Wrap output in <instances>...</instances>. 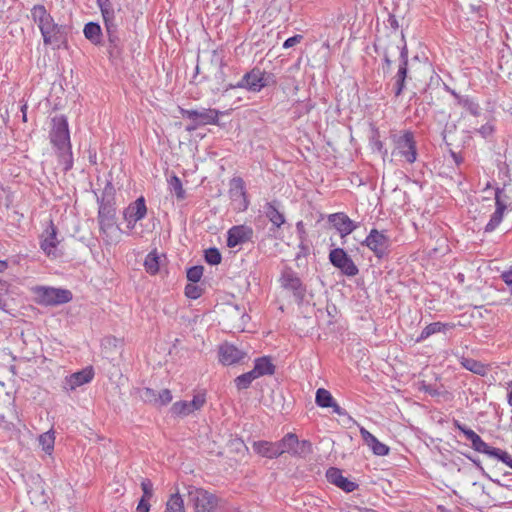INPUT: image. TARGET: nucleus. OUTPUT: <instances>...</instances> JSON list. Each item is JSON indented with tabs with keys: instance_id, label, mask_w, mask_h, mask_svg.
<instances>
[{
	"instance_id": "1",
	"label": "nucleus",
	"mask_w": 512,
	"mask_h": 512,
	"mask_svg": "<svg viewBox=\"0 0 512 512\" xmlns=\"http://www.w3.org/2000/svg\"><path fill=\"white\" fill-rule=\"evenodd\" d=\"M51 142L56 149L63 170L68 171L73 166V156L71 151L70 134L68 122L65 117H55L53 119V128L50 132Z\"/></svg>"
},
{
	"instance_id": "2",
	"label": "nucleus",
	"mask_w": 512,
	"mask_h": 512,
	"mask_svg": "<svg viewBox=\"0 0 512 512\" xmlns=\"http://www.w3.org/2000/svg\"><path fill=\"white\" fill-rule=\"evenodd\" d=\"M276 83L277 78L273 73L256 66L245 73L237 83H228L225 91L242 88L250 92H260L263 88L276 85Z\"/></svg>"
},
{
	"instance_id": "3",
	"label": "nucleus",
	"mask_w": 512,
	"mask_h": 512,
	"mask_svg": "<svg viewBox=\"0 0 512 512\" xmlns=\"http://www.w3.org/2000/svg\"><path fill=\"white\" fill-rule=\"evenodd\" d=\"M72 292L68 289L37 286L34 287V302L44 306H57L72 300Z\"/></svg>"
},
{
	"instance_id": "4",
	"label": "nucleus",
	"mask_w": 512,
	"mask_h": 512,
	"mask_svg": "<svg viewBox=\"0 0 512 512\" xmlns=\"http://www.w3.org/2000/svg\"><path fill=\"white\" fill-rule=\"evenodd\" d=\"M390 139L394 143L395 151L405 158L408 163H414L417 158L416 141L413 132L405 131H392Z\"/></svg>"
},
{
	"instance_id": "5",
	"label": "nucleus",
	"mask_w": 512,
	"mask_h": 512,
	"mask_svg": "<svg viewBox=\"0 0 512 512\" xmlns=\"http://www.w3.org/2000/svg\"><path fill=\"white\" fill-rule=\"evenodd\" d=\"M279 283L281 288L291 292L298 304L304 301L306 295V285L302 282L298 273L292 267L285 265L280 274Z\"/></svg>"
},
{
	"instance_id": "6",
	"label": "nucleus",
	"mask_w": 512,
	"mask_h": 512,
	"mask_svg": "<svg viewBox=\"0 0 512 512\" xmlns=\"http://www.w3.org/2000/svg\"><path fill=\"white\" fill-rule=\"evenodd\" d=\"M34 22H37L43 39L65 34V26L55 23L53 17L43 5H34Z\"/></svg>"
},
{
	"instance_id": "7",
	"label": "nucleus",
	"mask_w": 512,
	"mask_h": 512,
	"mask_svg": "<svg viewBox=\"0 0 512 512\" xmlns=\"http://www.w3.org/2000/svg\"><path fill=\"white\" fill-rule=\"evenodd\" d=\"M188 499L198 512H213L217 506L218 497L203 488L189 487Z\"/></svg>"
},
{
	"instance_id": "8",
	"label": "nucleus",
	"mask_w": 512,
	"mask_h": 512,
	"mask_svg": "<svg viewBox=\"0 0 512 512\" xmlns=\"http://www.w3.org/2000/svg\"><path fill=\"white\" fill-rule=\"evenodd\" d=\"M57 233V227L54 225L52 219H49L48 226L39 236L40 249L47 257L52 259L58 258L60 256L58 250L60 241L57 238Z\"/></svg>"
},
{
	"instance_id": "9",
	"label": "nucleus",
	"mask_w": 512,
	"mask_h": 512,
	"mask_svg": "<svg viewBox=\"0 0 512 512\" xmlns=\"http://www.w3.org/2000/svg\"><path fill=\"white\" fill-rule=\"evenodd\" d=\"M329 261L347 277H354L359 273L358 267L343 248L332 249L329 253Z\"/></svg>"
},
{
	"instance_id": "10",
	"label": "nucleus",
	"mask_w": 512,
	"mask_h": 512,
	"mask_svg": "<svg viewBox=\"0 0 512 512\" xmlns=\"http://www.w3.org/2000/svg\"><path fill=\"white\" fill-rule=\"evenodd\" d=\"M401 41L403 42L402 46L395 45V47L400 50L398 70L393 77V89L396 97H399L402 94L408 77V49L403 36Z\"/></svg>"
},
{
	"instance_id": "11",
	"label": "nucleus",
	"mask_w": 512,
	"mask_h": 512,
	"mask_svg": "<svg viewBox=\"0 0 512 512\" xmlns=\"http://www.w3.org/2000/svg\"><path fill=\"white\" fill-rule=\"evenodd\" d=\"M362 245L367 246L379 259H382L389 254L390 240L383 231L372 229L362 242Z\"/></svg>"
},
{
	"instance_id": "12",
	"label": "nucleus",
	"mask_w": 512,
	"mask_h": 512,
	"mask_svg": "<svg viewBox=\"0 0 512 512\" xmlns=\"http://www.w3.org/2000/svg\"><path fill=\"white\" fill-rule=\"evenodd\" d=\"M97 203L99 206L97 220L100 231L106 236H108L110 230L113 229L114 227L120 230V228L116 226L115 202L97 201Z\"/></svg>"
},
{
	"instance_id": "13",
	"label": "nucleus",
	"mask_w": 512,
	"mask_h": 512,
	"mask_svg": "<svg viewBox=\"0 0 512 512\" xmlns=\"http://www.w3.org/2000/svg\"><path fill=\"white\" fill-rule=\"evenodd\" d=\"M180 113L197 124L208 125L218 124V117L222 114L220 111L212 108H203L202 110L180 108Z\"/></svg>"
},
{
	"instance_id": "14",
	"label": "nucleus",
	"mask_w": 512,
	"mask_h": 512,
	"mask_svg": "<svg viewBox=\"0 0 512 512\" xmlns=\"http://www.w3.org/2000/svg\"><path fill=\"white\" fill-rule=\"evenodd\" d=\"M328 221L334 228L339 232L340 237L344 239L346 236L351 234L354 230L359 227V223L351 220L345 213L339 212L330 214Z\"/></svg>"
},
{
	"instance_id": "15",
	"label": "nucleus",
	"mask_w": 512,
	"mask_h": 512,
	"mask_svg": "<svg viewBox=\"0 0 512 512\" xmlns=\"http://www.w3.org/2000/svg\"><path fill=\"white\" fill-rule=\"evenodd\" d=\"M94 377V370L92 366H88L81 371L75 372L69 376H67L63 382V388L66 391L75 390L77 387H80L84 384H87L92 381Z\"/></svg>"
},
{
	"instance_id": "16",
	"label": "nucleus",
	"mask_w": 512,
	"mask_h": 512,
	"mask_svg": "<svg viewBox=\"0 0 512 512\" xmlns=\"http://www.w3.org/2000/svg\"><path fill=\"white\" fill-rule=\"evenodd\" d=\"M326 478L329 483L337 486L343 491L350 493L358 488V484L342 475V471L335 467H330L326 472Z\"/></svg>"
},
{
	"instance_id": "17",
	"label": "nucleus",
	"mask_w": 512,
	"mask_h": 512,
	"mask_svg": "<svg viewBox=\"0 0 512 512\" xmlns=\"http://www.w3.org/2000/svg\"><path fill=\"white\" fill-rule=\"evenodd\" d=\"M252 234V229L247 226H233L228 230L227 246L234 248L240 244L248 242L251 240Z\"/></svg>"
},
{
	"instance_id": "18",
	"label": "nucleus",
	"mask_w": 512,
	"mask_h": 512,
	"mask_svg": "<svg viewBox=\"0 0 512 512\" xmlns=\"http://www.w3.org/2000/svg\"><path fill=\"white\" fill-rule=\"evenodd\" d=\"M229 196L233 201L240 200V210H246L248 208L249 201L246 195L245 182L241 177L231 179Z\"/></svg>"
},
{
	"instance_id": "19",
	"label": "nucleus",
	"mask_w": 512,
	"mask_h": 512,
	"mask_svg": "<svg viewBox=\"0 0 512 512\" xmlns=\"http://www.w3.org/2000/svg\"><path fill=\"white\" fill-rule=\"evenodd\" d=\"M502 194H503V190L497 188L496 192H495L496 209H495L494 213L491 215L489 222L485 226V232L494 231L503 219L504 211L506 210L507 206H506V203L502 200V197H501Z\"/></svg>"
},
{
	"instance_id": "20",
	"label": "nucleus",
	"mask_w": 512,
	"mask_h": 512,
	"mask_svg": "<svg viewBox=\"0 0 512 512\" xmlns=\"http://www.w3.org/2000/svg\"><path fill=\"white\" fill-rule=\"evenodd\" d=\"M245 353L232 344L225 343L219 348V360L224 365H232L240 362Z\"/></svg>"
},
{
	"instance_id": "21",
	"label": "nucleus",
	"mask_w": 512,
	"mask_h": 512,
	"mask_svg": "<svg viewBox=\"0 0 512 512\" xmlns=\"http://www.w3.org/2000/svg\"><path fill=\"white\" fill-rule=\"evenodd\" d=\"M108 38V55L109 59L114 62L120 59L123 51L122 43L118 35V27L112 29H105Z\"/></svg>"
},
{
	"instance_id": "22",
	"label": "nucleus",
	"mask_w": 512,
	"mask_h": 512,
	"mask_svg": "<svg viewBox=\"0 0 512 512\" xmlns=\"http://www.w3.org/2000/svg\"><path fill=\"white\" fill-rule=\"evenodd\" d=\"M146 214L147 207L145 198L141 196L124 209L123 218H131L133 221H140L146 216Z\"/></svg>"
},
{
	"instance_id": "23",
	"label": "nucleus",
	"mask_w": 512,
	"mask_h": 512,
	"mask_svg": "<svg viewBox=\"0 0 512 512\" xmlns=\"http://www.w3.org/2000/svg\"><path fill=\"white\" fill-rule=\"evenodd\" d=\"M360 434L365 442L366 445H368L373 453L377 456H386L388 455L390 449L387 445L380 442L373 434H371L368 430H366L364 427L360 428Z\"/></svg>"
},
{
	"instance_id": "24",
	"label": "nucleus",
	"mask_w": 512,
	"mask_h": 512,
	"mask_svg": "<svg viewBox=\"0 0 512 512\" xmlns=\"http://www.w3.org/2000/svg\"><path fill=\"white\" fill-rule=\"evenodd\" d=\"M264 213L273 228H280L286 221L285 216L279 211V202L274 200L264 205Z\"/></svg>"
},
{
	"instance_id": "25",
	"label": "nucleus",
	"mask_w": 512,
	"mask_h": 512,
	"mask_svg": "<svg viewBox=\"0 0 512 512\" xmlns=\"http://www.w3.org/2000/svg\"><path fill=\"white\" fill-rule=\"evenodd\" d=\"M253 450L262 457L269 459L278 458L281 456V451L276 442L269 441H255L253 443Z\"/></svg>"
},
{
	"instance_id": "26",
	"label": "nucleus",
	"mask_w": 512,
	"mask_h": 512,
	"mask_svg": "<svg viewBox=\"0 0 512 512\" xmlns=\"http://www.w3.org/2000/svg\"><path fill=\"white\" fill-rule=\"evenodd\" d=\"M83 34L87 40L94 45H102V29L97 22H88L85 24Z\"/></svg>"
},
{
	"instance_id": "27",
	"label": "nucleus",
	"mask_w": 512,
	"mask_h": 512,
	"mask_svg": "<svg viewBox=\"0 0 512 512\" xmlns=\"http://www.w3.org/2000/svg\"><path fill=\"white\" fill-rule=\"evenodd\" d=\"M253 371L257 377L273 375L275 373V365L271 362L269 357H259L254 361Z\"/></svg>"
},
{
	"instance_id": "28",
	"label": "nucleus",
	"mask_w": 512,
	"mask_h": 512,
	"mask_svg": "<svg viewBox=\"0 0 512 512\" xmlns=\"http://www.w3.org/2000/svg\"><path fill=\"white\" fill-rule=\"evenodd\" d=\"M39 445L41 446L42 450L47 454L51 455L54 451V444H55V431L53 429H50L38 437Z\"/></svg>"
},
{
	"instance_id": "29",
	"label": "nucleus",
	"mask_w": 512,
	"mask_h": 512,
	"mask_svg": "<svg viewBox=\"0 0 512 512\" xmlns=\"http://www.w3.org/2000/svg\"><path fill=\"white\" fill-rule=\"evenodd\" d=\"M457 104L465 108L471 115L479 116L481 108L477 102L468 96L456 95Z\"/></svg>"
},
{
	"instance_id": "30",
	"label": "nucleus",
	"mask_w": 512,
	"mask_h": 512,
	"mask_svg": "<svg viewBox=\"0 0 512 512\" xmlns=\"http://www.w3.org/2000/svg\"><path fill=\"white\" fill-rule=\"evenodd\" d=\"M276 443L279 447V450L281 451V455L288 453L292 456L295 444H297V435L294 433H288Z\"/></svg>"
},
{
	"instance_id": "31",
	"label": "nucleus",
	"mask_w": 512,
	"mask_h": 512,
	"mask_svg": "<svg viewBox=\"0 0 512 512\" xmlns=\"http://www.w3.org/2000/svg\"><path fill=\"white\" fill-rule=\"evenodd\" d=\"M144 267L145 270L151 275H155L159 272L160 257L156 251H152L146 256Z\"/></svg>"
},
{
	"instance_id": "32",
	"label": "nucleus",
	"mask_w": 512,
	"mask_h": 512,
	"mask_svg": "<svg viewBox=\"0 0 512 512\" xmlns=\"http://www.w3.org/2000/svg\"><path fill=\"white\" fill-rule=\"evenodd\" d=\"M217 64H218V71L217 73L215 74V79L217 80V83H211V89L214 91V92H217L219 91L220 89L223 88V91H225L226 87L228 84H225V73H224V66H225V63L222 59H217L216 60Z\"/></svg>"
},
{
	"instance_id": "33",
	"label": "nucleus",
	"mask_w": 512,
	"mask_h": 512,
	"mask_svg": "<svg viewBox=\"0 0 512 512\" xmlns=\"http://www.w3.org/2000/svg\"><path fill=\"white\" fill-rule=\"evenodd\" d=\"M165 512H185L184 501L178 492L170 496Z\"/></svg>"
},
{
	"instance_id": "34",
	"label": "nucleus",
	"mask_w": 512,
	"mask_h": 512,
	"mask_svg": "<svg viewBox=\"0 0 512 512\" xmlns=\"http://www.w3.org/2000/svg\"><path fill=\"white\" fill-rule=\"evenodd\" d=\"M170 412L174 416L185 417L194 412V410L192 409L190 402L178 401L171 406Z\"/></svg>"
},
{
	"instance_id": "35",
	"label": "nucleus",
	"mask_w": 512,
	"mask_h": 512,
	"mask_svg": "<svg viewBox=\"0 0 512 512\" xmlns=\"http://www.w3.org/2000/svg\"><path fill=\"white\" fill-rule=\"evenodd\" d=\"M257 378L258 377L256 376L255 372L252 369L246 373L237 376L234 382L238 390H245L249 388L251 383Z\"/></svg>"
},
{
	"instance_id": "36",
	"label": "nucleus",
	"mask_w": 512,
	"mask_h": 512,
	"mask_svg": "<svg viewBox=\"0 0 512 512\" xmlns=\"http://www.w3.org/2000/svg\"><path fill=\"white\" fill-rule=\"evenodd\" d=\"M461 364L465 369H467L475 374H478V375L485 374V371H486L485 365L483 363H481L480 361H477L472 358H462Z\"/></svg>"
},
{
	"instance_id": "37",
	"label": "nucleus",
	"mask_w": 512,
	"mask_h": 512,
	"mask_svg": "<svg viewBox=\"0 0 512 512\" xmlns=\"http://www.w3.org/2000/svg\"><path fill=\"white\" fill-rule=\"evenodd\" d=\"M333 401L334 398L328 390L319 388L316 391L315 402L319 407L328 408L332 405Z\"/></svg>"
},
{
	"instance_id": "38",
	"label": "nucleus",
	"mask_w": 512,
	"mask_h": 512,
	"mask_svg": "<svg viewBox=\"0 0 512 512\" xmlns=\"http://www.w3.org/2000/svg\"><path fill=\"white\" fill-rule=\"evenodd\" d=\"M169 189L172 193L175 194L177 199L183 200L186 197V192L183 189L182 182L180 178L176 175H173L168 180Z\"/></svg>"
},
{
	"instance_id": "39",
	"label": "nucleus",
	"mask_w": 512,
	"mask_h": 512,
	"mask_svg": "<svg viewBox=\"0 0 512 512\" xmlns=\"http://www.w3.org/2000/svg\"><path fill=\"white\" fill-rule=\"evenodd\" d=\"M312 453V444L308 440L300 441L297 438V444H295L293 455L294 457L305 458Z\"/></svg>"
},
{
	"instance_id": "40",
	"label": "nucleus",
	"mask_w": 512,
	"mask_h": 512,
	"mask_svg": "<svg viewBox=\"0 0 512 512\" xmlns=\"http://www.w3.org/2000/svg\"><path fill=\"white\" fill-rule=\"evenodd\" d=\"M105 29L117 28L118 25L115 22V10L113 5L100 10Z\"/></svg>"
},
{
	"instance_id": "41",
	"label": "nucleus",
	"mask_w": 512,
	"mask_h": 512,
	"mask_svg": "<svg viewBox=\"0 0 512 512\" xmlns=\"http://www.w3.org/2000/svg\"><path fill=\"white\" fill-rule=\"evenodd\" d=\"M204 259L210 265H218L221 263L222 256L217 248L211 247L205 250Z\"/></svg>"
},
{
	"instance_id": "42",
	"label": "nucleus",
	"mask_w": 512,
	"mask_h": 512,
	"mask_svg": "<svg viewBox=\"0 0 512 512\" xmlns=\"http://www.w3.org/2000/svg\"><path fill=\"white\" fill-rule=\"evenodd\" d=\"M436 333H440L439 322L430 323L422 330L420 335L417 337L416 342L417 343L422 342V341L426 340L428 337H430L431 335L436 334Z\"/></svg>"
},
{
	"instance_id": "43",
	"label": "nucleus",
	"mask_w": 512,
	"mask_h": 512,
	"mask_svg": "<svg viewBox=\"0 0 512 512\" xmlns=\"http://www.w3.org/2000/svg\"><path fill=\"white\" fill-rule=\"evenodd\" d=\"M184 292L187 298L196 300L202 296L204 289L197 283H189L185 286Z\"/></svg>"
},
{
	"instance_id": "44",
	"label": "nucleus",
	"mask_w": 512,
	"mask_h": 512,
	"mask_svg": "<svg viewBox=\"0 0 512 512\" xmlns=\"http://www.w3.org/2000/svg\"><path fill=\"white\" fill-rule=\"evenodd\" d=\"M97 201L102 202H115V188L111 180H107L103 189L102 196L97 198Z\"/></svg>"
},
{
	"instance_id": "45",
	"label": "nucleus",
	"mask_w": 512,
	"mask_h": 512,
	"mask_svg": "<svg viewBox=\"0 0 512 512\" xmlns=\"http://www.w3.org/2000/svg\"><path fill=\"white\" fill-rule=\"evenodd\" d=\"M455 426L465 435L467 440L471 442V446L481 439V437L475 431L465 425L460 424L458 421H455Z\"/></svg>"
},
{
	"instance_id": "46",
	"label": "nucleus",
	"mask_w": 512,
	"mask_h": 512,
	"mask_svg": "<svg viewBox=\"0 0 512 512\" xmlns=\"http://www.w3.org/2000/svg\"><path fill=\"white\" fill-rule=\"evenodd\" d=\"M204 267L201 265H195L187 270V279L191 283H198L203 275Z\"/></svg>"
},
{
	"instance_id": "47",
	"label": "nucleus",
	"mask_w": 512,
	"mask_h": 512,
	"mask_svg": "<svg viewBox=\"0 0 512 512\" xmlns=\"http://www.w3.org/2000/svg\"><path fill=\"white\" fill-rule=\"evenodd\" d=\"M472 448L479 452V453H483L485 455H487L488 457L492 458L493 456V452L495 451V447H492V446H489L486 442H484L482 440V438L480 440H478L475 444L472 445Z\"/></svg>"
},
{
	"instance_id": "48",
	"label": "nucleus",
	"mask_w": 512,
	"mask_h": 512,
	"mask_svg": "<svg viewBox=\"0 0 512 512\" xmlns=\"http://www.w3.org/2000/svg\"><path fill=\"white\" fill-rule=\"evenodd\" d=\"M157 391L151 389V388H144L141 390L140 392V397L142 398V400L146 403H150V404H153L154 406H156V402H157Z\"/></svg>"
},
{
	"instance_id": "49",
	"label": "nucleus",
	"mask_w": 512,
	"mask_h": 512,
	"mask_svg": "<svg viewBox=\"0 0 512 512\" xmlns=\"http://www.w3.org/2000/svg\"><path fill=\"white\" fill-rule=\"evenodd\" d=\"M172 393L169 389H162L157 393L156 407H162L172 401Z\"/></svg>"
},
{
	"instance_id": "50",
	"label": "nucleus",
	"mask_w": 512,
	"mask_h": 512,
	"mask_svg": "<svg viewBox=\"0 0 512 512\" xmlns=\"http://www.w3.org/2000/svg\"><path fill=\"white\" fill-rule=\"evenodd\" d=\"M493 453V459H497L512 468V456L508 452L500 448H496Z\"/></svg>"
},
{
	"instance_id": "51",
	"label": "nucleus",
	"mask_w": 512,
	"mask_h": 512,
	"mask_svg": "<svg viewBox=\"0 0 512 512\" xmlns=\"http://www.w3.org/2000/svg\"><path fill=\"white\" fill-rule=\"evenodd\" d=\"M43 41L45 45L52 46L53 49L60 48L67 41L66 33L63 36L46 37Z\"/></svg>"
},
{
	"instance_id": "52",
	"label": "nucleus",
	"mask_w": 512,
	"mask_h": 512,
	"mask_svg": "<svg viewBox=\"0 0 512 512\" xmlns=\"http://www.w3.org/2000/svg\"><path fill=\"white\" fill-rule=\"evenodd\" d=\"M189 402L194 411L199 410L206 402L205 394L197 393L193 396V399Z\"/></svg>"
},
{
	"instance_id": "53",
	"label": "nucleus",
	"mask_w": 512,
	"mask_h": 512,
	"mask_svg": "<svg viewBox=\"0 0 512 512\" xmlns=\"http://www.w3.org/2000/svg\"><path fill=\"white\" fill-rule=\"evenodd\" d=\"M141 489L143 491V498L151 499L153 496V483L149 479H144L141 482Z\"/></svg>"
},
{
	"instance_id": "54",
	"label": "nucleus",
	"mask_w": 512,
	"mask_h": 512,
	"mask_svg": "<svg viewBox=\"0 0 512 512\" xmlns=\"http://www.w3.org/2000/svg\"><path fill=\"white\" fill-rule=\"evenodd\" d=\"M8 293V283L2 279H0V309H5L6 307V296Z\"/></svg>"
},
{
	"instance_id": "55",
	"label": "nucleus",
	"mask_w": 512,
	"mask_h": 512,
	"mask_svg": "<svg viewBox=\"0 0 512 512\" xmlns=\"http://www.w3.org/2000/svg\"><path fill=\"white\" fill-rule=\"evenodd\" d=\"M467 458H468L469 460H471V461L474 463V465L476 466V468L481 472V474H482L484 477L488 478L489 480H491L492 482H494V483H496V484H498V485H502V484L500 483V481H499V480L493 479L492 477H490V476L485 472V470H484V468H483V466H482V464H481V462H480V460H479V459H474V458H472L471 456H468V455H467Z\"/></svg>"
},
{
	"instance_id": "56",
	"label": "nucleus",
	"mask_w": 512,
	"mask_h": 512,
	"mask_svg": "<svg viewBox=\"0 0 512 512\" xmlns=\"http://www.w3.org/2000/svg\"><path fill=\"white\" fill-rule=\"evenodd\" d=\"M302 40H303V36L300 34H296L292 37H289L288 39H286L284 41L283 48H285V49L291 48V47L295 46L296 44L300 43Z\"/></svg>"
},
{
	"instance_id": "57",
	"label": "nucleus",
	"mask_w": 512,
	"mask_h": 512,
	"mask_svg": "<svg viewBox=\"0 0 512 512\" xmlns=\"http://www.w3.org/2000/svg\"><path fill=\"white\" fill-rule=\"evenodd\" d=\"M149 500L150 499L141 497V499L137 505V508H136L137 512H149L150 511Z\"/></svg>"
},
{
	"instance_id": "58",
	"label": "nucleus",
	"mask_w": 512,
	"mask_h": 512,
	"mask_svg": "<svg viewBox=\"0 0 512 512\" xmlns=\"http://www.w3.org/2000/svg\"><path fill=\"white\" fill-rule=\"evenodd\" d=\"M0 428L4 431L10 432L14 429V424L6 420L4 415H0Z\"/></svg>"
},
{
	"instance_id": "59",
	"label": "nucleus",
	"mask_w": 512,
	"mask_h": 512,
	"mask_svg": "<svg viewBox=\"0 0 512 512\" xmlns=\"http://www.w3.org/2000/svg\"><path fill=\"white\" fill-rule=\"evenodd\" d=\"M383 60H384V64L385 66L383 67L384 71H389L391 65H392V61L390 59V55H389V52H388V48L385 47L384 50H383Z\"/></svg>"
},
{
	"instance_id": "60",
	"label": "nucleus",
	"mask_w": 512,
	"mask_h": 512,
	"mask_svg": "<svg viewBox=\"0 0 512 512\" xmlns=\"http://www.w3.org/2000/svg\"><path fill=\"white\" fill-rule=\"evenodd\" d=\"M371 142L374 144V147L377 149L378 152L382 153L383 155L387 154V150L383 149V143L381 140H379L376 137H373Z\"/></svg>"
},
{
	"instance_id": "61",
	"label": "nucleus",
	"mask_w": 512,
	"mask_h": 512,
	"mask_svg": "<svg viewBox=\"0 0 512 512\" xmlns=\"http://www.w3.org/2000/svg\"><path fill=\"white\" fill-rule=\"evenodd\" d=\"M329 408H332L333 409V412L336 413L337 415L339 416H346L347 415V412L345 409H343L342 407H340L336 402L335 400L332 402V405L329 407Z\"/></svg>"
},
{
	"instance_id": "62",
	"label": "nucleus",
	"mask_w": 512,
	"mask_h": 512,
	"mask_svg": "<svg viewBox=\"0 0 512 512\" xmlns=\"http://www.w3.org/2000/svg\"><path fill=\"white\" fill-rule=\"evenodd\" d=\"M501 279L507 284L508 286H512V269L505 271L501 274Z\"/></svg>"
},
{
	"instance_id": "63",
	"label": "nucleus",
	"mask_w": 512,
	"mask_h": 512,
	"mask_svg": "<svg viewBox=\"0 0 512 512\" xmlns=\"http://www.w3.org/2000/svg\"><path fill=\"white\" fill-rule=\"evenodd\" d=\"M439 326H440V333H444V334H446L448 331L453 330L456 327V325L454 323H442V322H439Z\"/></svg>"
},
{
	"instance_id": "64",
	"label": "nucleus",
	"mask_w": 512,
	"mask_h": 512,
	"mask_svg": "<svg viewBox=\"0 0 512 512\" xmlns=\"http://www.w3.org/2000/svg\"><path fill=\"white\" fill-rule=\"evenodd\" d=\"M388 23L394 30H397L399 28L398 20L394 15L389 16Z\"/></svg>"
}]
</instances>
